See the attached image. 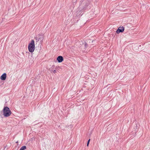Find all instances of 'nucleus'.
<instances>
[{
	"label": "nucleus",
	"mask_w": 150,
	"mask_h": 150,
	"mask_svg": "<svg viewBox=\"0 0 150 150\" xmlns=\"http://www.w3.org/2000/svg\"><path fill=\"white\" fill-rule=\"evenodd\" d=\"M85 47H86V46L87 45V44L86 43H85Z\"/></svg>",
	"instance_id": "11"
},
{
	"label": "nucleus",
	"mask_w": 150,
	"mask_h": 150,
	"mask_svg": "<svg viewBox=\"0 0 150 150\" xmlns=\"http://www.w3.org/2000/svg\"><path fill=\"white\" fill-rule=\"evenodd\" d=\"M16 143H18V141H17L16 142Z\"/></svg>",
	"instance_id": "12"
},
{
	"label": "nucleus",
	"mask_w": 150,
	"mask_h": 150,
	"mask_svg": "<svg viewBox=\"0 0 150 150\" xmlns=\"http://www.w3.org/2000/svg\"><path fill=\"white\" fill-rule=\"evenodd\" d=\"M53 72L54 73V74H55L56 73V72H57V71H56V70H54L53 71Z\"/></svg>",
	"instance_id": "10"
},
{
	"label": "nucleus",
	"mask_w": 150,
	"mask_h": 150,
	"mask_svg": "<svg viewBox=\"0 0 150 150\" xmlns=\"http://www.w3.org/2000/svg\"><path fill=\"white\" fill-rule=\"evenodd\" d=\"M3 115L5 117H8L10 115L11 112L8 107H5L3 109Z\"/></svg>",
	"instance_id": "2"
},
{
	"label": "nucleus",
	"mask_w": 150,
	"mask_h": 150,
	"mask_svg": "<svg viewBox=\"0 0 150 150\" xmlns=\"http://www.w3.org/2000/svg\"><path fill=\"white\" fill-rule=\"evenodd\" d=\"M57 60L59 63L62 62L64 60L63 57L61 56H59L57 58Z\"/></svg>",
	"instance_id": "6"
},
{
	"label": "nucleus",
	"mask_w": 150,
	"mask_h": 150,
	"mask_svg": "<svg viewBox=\"0 0 150 150\" xmlns=\"http://www.w3.org/2000/svg\"><path fill=\"white\" fill-rule=\"evenodd\" d=\"M90 141V139H89L87 142V146H88Z\"/></svg>",
	"instance_id": "9"
},
{
	"label": "nucleus",
	"mask_w": 150,
	"mask_h": 150,
	"mask_svg": "<svg viewBox=\"0 0 150 150\" xmlns=\"http://www.w3.org/2000/svg\"><path fill=\"white\" fill-rule=\"evenodd\" d=\"M28 48L29 51L30 52H33L35 49V45L34 41L33 40H32L31 42L28 45Z\"/></svg>",
	"instance_id": "3"
},
{
	"label": "nucleus",
	"mask_w": 150,
	"mask_h": 150,
	"mask_svg": "<svg viewBox=\"0 0 150 150\" xmlns=\"http://www.w3.org/2000/svg\"><path fill=\"white\" fill-rule=\"evenodd\" d=\"M83 1H81L79 3V6L78 8L77 12H79L81 11H83L85 10L88 6V3L86 2L85 3H83Z\"/></svg>",
	"instance_id": "1"
},
{
	"label": "nucleus",
	"mask_w": 150,
	"mask_h": 150,
	"mask_svg": "<svg viewBox=\"0 0 150 150\" xmlns=\"http://www.w3.org/2000/svg\"><path fill=\"white\" fill-rule=\"evenodd\" d=\"M35 38L36 41V42L39 41L40 40H43L44 38V36L42 34H39L36 35Z\"/></svg>",
	"instance_id": "4"
},
{
	"label": "nucleus",
	"mask_w": 150,
	"mask_h": 150,
	"mask_svg": "<svg viewBox=\"0 0 150 150\" xmlns=\"http://www.w3.org/2000/svg\"><path fill=\"white\" fill-rule=\"evenodd\" d=\"M26 149V146H22L19 150H25Z\"/></svg>",
	"instance_id": "8"
},
{
	"label": "nucleus",
	"mask_w": 150,
	"mask_h": 150,
	"mask_svg": "<svg viewBox=\"0 0 150 150\" xmlns=\"http://www.w3.org/2000/svg\"><path fill=\"white\" fill-rule=\"evenodd\" d=\"M125 30V28L123 26L119 27L116 30V32L117 33L119 34L120 33L123 32Z\"/></svg>",
	"instance_id": "5"
},
{
	"label": "nucleus",
	"mask_w": 150,
	"mask_h": 150,
	"mask_svg": "<svg viewBox=\"0 0 150 150\" xmlns=\"http://www.w3.org/2000/svg\"><path fill=\"white\" fill-rule=\"evenodd\" d=\"M6 73H4L0 77V79L2 80H5L6 78Z\"/></svg>",
	"instance_id": "7"
}]
</instances>
